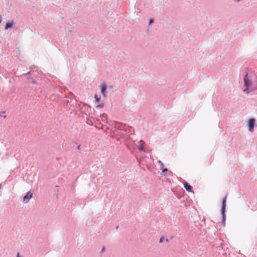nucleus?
I'll list each match as a JSON object with an SVG mask.
<instances>
[{
    "mask_svg": "<svg viewBox=\"0 0 257 257\" xmlns=\"http://www.w3.org/2000/svg\"><path fill=\"white\" fill-rule=\"evenodd\" d=\"M244 89L243 91L249 93L257 89V75L252 71H247L243 77Z\"/></svg>",
    "mask_w": 257,
    "mask_h": 257,
    "instance_id": "f257e3e1",
    "label": "nucleus"
},
{
    "mask_svg": "<svg viewBox=\"0 0 257 257\" xmlns=\"http://www.w3.org/2000/svg\"><path fill=\"white\" fill-rule=\"evenodd\" d=\"M227 194L225 195L222 201L221 208L220 210L221 213L222 214V225H224L225 223L226 215H225V207H226V202Z\"/></svg>",
    "mask_w": 257,
    "mask_h": 257,
    "instance_id": "f03ea898",
    "label": "nucleus"
},
{
    "mask_svg": "<svg viewBox=\"0 0 257 257\" xmlns=\"http://www.w3.org/2000/svg\"><path fill=\"white\" fill-rule=\"evenodd\" d=\"M255 125V119L254 118H250L248 120V130L252 132L253 130V128Z\"/></svg>",
    "mask_w": 257,
    "mask_h": 257,
    "instance_id": "7ed1b4c3",
    "label": "nucleus"
},
{
    "mask_svg": "<svg viewBox=\"0 0 257 257\" xmlns=\"http://www.w3.org/2000/svg\"><path fill=\"white\" fill-rule=\"evenodd\" d=\"M32 197H33V193L30 191L24 197L23 201L25 203H28L29 202L30 199L32 198Z\"/></svg>",
    "mask_w": 257,
    "mask_h": 257,
    "instance_id": "20e7f679",
    "label": "nucleus"
},
{
    "mask_svg": "<svg viewBox=\"0 0 257 257\" xmlns=\"http://www.w3.org/2000/svg\"><path fill=\"white\" fill-rule=\"evenodd\" d=\"M100 87H101V93L102 95L104 97H106V93H105V91H106V84H103Z\"/></svg>",
    "mask_w": 257,
    "mask_h": 257,
    "instance_id": "39448f33",
    "label": "nucleus"
},
{
    "mask_svg": "<svg viewBox=\"0 0 257 257\" xmlns=\"http://www.w3.org/2000/svg\"><path fill=\"white\" fill-rule=\"evenodd\" d=\"M184 187L185 189L186 190V191H188V192H191V191L192 187H191V186L189 183H188L187 182H185V183H184Z\"/></svg>",
    "mask_w": 257,
    "mask_h": 257,
    "instance_id": "423d86ee",
    "label": "nucleus"
},
{
    "mask_svg": "<svg viewBox=\"0 0 257 257\" xmlns=\"http://www.w3.org/2000/svg\"><path fill=\"white\" fill-rule=\"evenodd\" d=\"M14 24V21H12L11 22H8L6 23L5 29L7 30L12 27V26Z\"/></svg>",
    "mask_w": 257,
    "mask_h": 257,
    "instance_id": "0eeeda50",
    "label": "nucleus"
},
{
    "mask_svg": "<svg viewBox=\"0 0 257 257\" xmlns=\"http://www.w3.org/2000/svg\"><path fill=\"white\" fill-rule=\"evenodd\" d=\"M104 105L103 103H100V104H98L96 106V108H103L104 107Z\"/></svg>",
    "mask_w": 257,
    "mask_h": 257,
    "instance_id": "6e6552de",
    "label": "nucleus"
},
{
    "mask_svg": "<svg viewBox=\"0 0 257 257\" xmlns=\"http://www.w3.org/2000/svg\"><path fill=\"white\" fill-rule=\"evenodd\" d=\"M94 97L96 102H98L99 101L100 98L98 97L97 94L95 95Z\"/></svg>",
    "mask_w": 257,
    "mask_h": 257,
    "instance_id": "1a4fd4ad",
    "label": "nucleus"
},
{
    "mask_svg": "<svg viewBox=\"0 0 257 257\" xmlns=\"http://www.w3.org/2000/svg\"><path fill=\"white\" fill-rule=\"evenodd\" d=\"M105 248L104 246H102L100 253L102 254L105 251Z\"/></svg>",
    "mask_w": 257,
    "mask_h": 257,
    "instance_id": "9d476101",
    "label": "nucleus"
},
{
    "mask_svg": "<svg viewBox=\"0 0 257 257\" xmlns=\"http://www.w3.org/2000/svg\"><path fill=\"white\" fill-rule=\"evenodd\" d=\"M154 22V19H150L149 20V25H151Z\"/></svg>",
    "mask_w": 257,
    "mask_h": 257,
    "instance_id": "9b49d317",
    "label": "nucleus"
},
{
    "mask_svg": "<svg viewBox=\"0 0 257 257\" xmlns=\"http://www.w3.org/2000/svg\"><path fill=\"white\" fill-rule=\"evenodd\" d=\"M164 240V237L163 236L161 237L160 238V240H159V242L160 243H162L163 242Z\"/></svg>",
    "mask_w": 257,
    "mask_h": 257,
    "instance_id": "f8f14e48",
    "label": "nucleus"
},
{
    "mask_svg": "<svg viewBox=\"0 0 257 257\" xmlns=\"http://www.w3.org/2000/svg\"><path fill=\"white\" fill-rule=\"evenodd\" d=\"M158 162L160 164V165L162 166V168H163L164 167V164L161 161H159Z\"/></svg>",
    "mask_w": 257,
    "mask_h": 257,
    "instance_id": "ddd939ff",
    "label": "nucleus"
},
{
    "mask_svg": "<svg viewBox=\"0 0 257 257\" xmlns=\"http://www.w3.org/2000/svg\"><path fill=\"white\" fill-rule=\"evenodd\" d=\"M139 149L140 151H144V147H143L142 146H141L139 147Z\"/></svg>",
    "mask_w": 257,
    "mask_h": 257,
    "instance_id": "4468645a",
    "label": "nucleus"
},
{
    "mask_svg": "<svg viewBox=\"0 0 257 257\" xmlns=\"http://www.w3.org/2000/svg\"><path fill=\"white\" fill-rule=\"evenodd\" d=\"M168 171V169L167 168H162V172H167Z\"/></svg>",
    "mask_w": 257,
    "mask_h": 257,
    "instance_id": "2eb2a0df",
    "label": "nucleus"
},
{
    "mask_svg": "<svg viewBox=\"0 0 257 257\" xmlns=\"http://www.w3.org/2000/svg\"><path fill=\"white\" fill-rule=\"evenodd\" d=\"M0 117H3V118H6L7 115H2V114H0Z\"/></svg>",
    "mask_w": 257,
    "mask_h": 257,
    "instance_id": "dca6fc26",
    "label": "nucleus"
},
{
    "mask_svg": "<svg viewBox=\"0 0 257 257\" xmlns=\"http://www.w3.org/2000/svg\"><path fill=\"white\" fill-rule=\"evenodd\" d=\"M30 74H31V72L29 71L27 73L25 74L24 75H30Z\"/></svg>",
    "mask_w": 257,
    "mask_h": 257,
    "instance_id": "f3484780",
    "label": "nucleus"
},
{
    "mask_svg": "<svg viewBox=\"0 0 257 257\" xmlns=\"http://www.w3.org/2000/svg\"><path fill=\"white\" fill-rule=\"evenodd\" d=\"M32 83L34 84H36V81L35 80H32Z\"/></svg>",
    "mask_w": 257,
    "mask_h": 257,
    "instance_id": "a211bd4d",
    "label": "nucleus"
},
{
    "mask_svg": "<svg viewBox=\"0 0 257 257\" xmlns=\"http://www.w3.org/2000/svg\"><path fill=\"white\" fill-rule=\"evenodd\" d=\"M17 257H21V256L20 255V253H19V252H18V253H17Z\"/></svg>",
    "mask_w": 257,
    "mask_h": 257,
    "instance_id": "6ab92c4d",
    "label": "nucleus"
},
{
    "mask_svg": "<svg viewBox=\"0 0 257 257\" xmlns=\"http://www.w3.org/2000/svg\"><path fill=\"white\" fill-rule=\"evenodd\" d=\"M119 226H116L115 229L116 230H117Z\"/></svg>",
    "mask_w": 257,
    "mask_h": 257,
    "instance_id": "aec40b11",
    "label": "nucleus"
},
{
    "mask_svg": "<svg viewBox=\"0 0 257 257\" xmlns=\"http://www.w3.org/2000/svg\"><path fill=\"white\" fill-rule=\"evenodd\" d=\"M80 146L79 145L78 147H77V149H80Z\"/></svg>",
    "mask_w": 257,
    "mask_h": 257,
    "instance_id": "412c9836",
    "label": "nucleus"
},
{
    "mask_svg": "<svg viewBox=\"0 0 257 257\" xmlns=\"http://www.w3.org/2000/svg\"><path fill=\"white\" fill-rule=\"evenodd\" d=\"M166 240V241H167V242L169 241L168 238H167Z\"/></svg>",
    "mask_w": 257,
    "mask_h": 257,
    "instance_id": "4be33fe9",
    "label": "nucleus"
},
{
    "mask_svg": "<svg viewBox=\"0 0 257 257\" xmlns=\"http://www.w3.org/2000/svg\"><path fill=\"white\" fill-rule=\"evenodd\" d=\"M1 187H2V185H1V184H0V188H1Z\"/></svg>",
    "mask_w": 257,
    "mask_h": 257,
    "instance_id": "5701e85b",
    "label": "nucleus"
}]
</instances>
